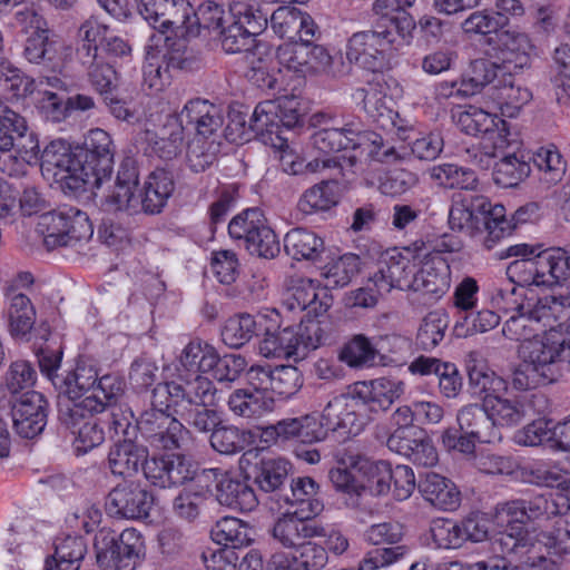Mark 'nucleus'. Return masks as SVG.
Returning a JSON list of instances; mask_svg holds the SVG:
<instances>
[{"mask_svg": "<svg viewBox=\"0 0 570 570\" xmlns=\"http://www.w3.org/2000/svg\"><path fill=\"white\" fill-rule=\"evenodd\" d=\"M520 363L513 368L511 384L515 390L527 391L556 382L564 364L570 365L569 341H554L548 336L521 343Z\"/></svg>", "mask_w": 570, "mask_h": 570, "instance_id": "obj_1", "label": "nucleus"}, {"mask_svg": "<svg viewBox=\"0 0 570 570\" xmlns=\"http://www.w3.org/2000/svg\"><path fill=\"white\" fill-rule=\"evenodd\" d=\"M389 21L379 19L371 30L353 33L347 42V59L365 70H382L399 39L405 40L414 29L412 17Z\"/></svg>", "mask_w": 570, "mask_h": 570, "instance_id": "obj_2", "label": "nucleus"}, {"mask_svg": "<svg viewBox=\"0 0 570 570\" xmlns=\"http://www.w3.org/2000/svg\"><path fill=\"white\" fill-rule=\"evenodd\" d=\"M449 226L453 232L474 237L483 229V245L492 249L498 240L511 235V226L502 205L491 206L487 197L475 195L455 200L449 212Z\"/></svg>", "mask_w": 570, "mask_h": 570, "instance_id": "obj_3", "label": "nucleus"}, {"mask_svg": "<svg viewBox=\"0 0 570 570\" xmlns=\"http://www.w3.org/2000/svg\"><path fill=\"white\" fill-rule=\"evenodd\" d=\"M325 332L317 320H311L297 326H287L282 330L267 331L261 340L258 350L267 358L303 360L311 350L324 344Z\"/></svg>", "mask_w": 570, "mask_h": 570, "instance_id": "obj_4", "label": "nucleus"}, {"mask_svg": "<svg viewBox=\"0 0 570 570\" xmlns=\"http://www.w3.org/2000/svg\"><path fill=\"white\" fill-rule=\"evenodd\" d=\"M94 548L97 566L105 569L135 570L145 558L144 539L134 528L125 529L120 534L110 528H101L95 535Z\"/></svg>", "mask_w": 570, "mask_h": 570, "instance_id": "obj_5", "label": "nucleus"}, {"mask_svg": "<svg viewBox=\"0 0 570 570\" xmlns=\"http://www.w3.org/2000/svg\"><path fill=\"white\" fill-rule=\"evenodd\" d=\"M38 230L49 250L73 246L78 242L88 240L94 234L88 215L68 205L40 215Z\"/></svg>", "mask_w": 570, "mask_h": 570, "instance_id": "obj_6", "label": "nucleus"}, {"mask_svg": "<svg viewBox=\"0 0 570 570\" xmlns=\"http://www.w3.org/2000/svg\"><path fill=\"white\" fill-rule=\"evenodd\" d=\"M569 261L561 247H551L535 254L532 258L511 262L507 275L513 284L548 286L566 281Z\"/></svg>", "mask_w": 570, "mask_h": 570, "instance_id": "obj_7", "label": "nucleus"}, {"mask_svg": "<svg viewBox=\"0 0 570 570\" xmlns=\"http://www.w3.org/2000/svg\"><path fill=\"white\" fill-rule=\"evenodd\" d=\"M153 397H166L165 405L177 415L197 406L217 405V389L206 376L185 377L179 373L177 380L154 387Z\"/></svg>", "mask_w": 570, "mask_h": 570, "instance_id": "obj_8", "label": "nucleus"}, {"mask_svg": "<svg viewBox=\"0 0 570 570\" xmlns=\"http://www.w3.org/2000/svg\"><path fill=\"white\" fill-rule=\"evenodd\" d=\"M102 412L99 401L82 399L59 410V420L75 435L73 449L86 454L105 441V432L95 414Z\"/></svg>", "mask_w": 570, "mask_h": 570, "instance_id": "obj_9", "label": "nucleus"}, {"mask_svg": "<svg viewBox=\"0 0 570 570\" xmlns=\"http://www.w3.org/2000/svg\"><path fill=\"white\" fill-rule=\"evenodd\" d=\"M228 234L233 239L242 240L252 255L274 258L279 253L277 236L258 207L247 208L236 215L229 222Z\"/></svg>", "mask_w": 570, "mask_h": 570, "instance_id": "obj_10", "label": "nucleus"}, {"mask_svg": "<svg viewBox=\"0 0 570 570\" xmlns=\"http://www.w3.org/2000/svg\"><path fill=\"white\" fill-rule=\"evenodd\" d=\"M151 405L139 419L140 430L149 443L163 450L181 449L188 441V429L169 412L163 400L153 397Z\"/></svg>", "mask_w": 570, "mask_h": 570, "instance_id": "obj_11", "label": "nucleus"}, {"mask_svg": "<svg viewBox=\"0 0 570 570\" xmlns=\"http://www.w3.org/2000/svg\"><path fill=\"white\" fill-rule=\"evenodd\" d=\"M528 532L523 527H511L500 532L492 541V551L502 559V563L491 566V570H522L540 568L539 561L547 557L541 547L529 544Z\"/></svg>", "mask_w": 570, "mask_h": 570, "instance_id": "obj_12", "label": "nucleus"}, {"mask_svg": "<svg viewBox=\"0 0 570 570\" xmlns=\"http://www.w3.org/2000/svg\"><path fill=\"white\" fill-rule=\"evenodd\" d=\"M381 137L364 129L363 124L353 119L345 122L341 128H323L312 136V146L318 153L321 158H336L337 166L341 168L340 157L336 154L344 149H355L361 147L365 140H371L374 145Z\"/></svg>", "mask_w": 570, "mask_h": 570, "instance_id": "obj_13", "label": "nucleus"}, {"mask_svg": "<svg viewBox=\"0 0 570 570\" xmlns=\"http://www.w3.org/2000/svg\"><path fill=\"white\" fill-rule=\"evenodd\" d=\"M139 14L156 30L180 31V35L193 32L190 22L194 9L187 0H139Z\"/></svg>", "mask_w": 570, "mask_h": 570, "instance_id": "obj_14", "label": "nucleus"}, {"mask_svg": "<svg viewBox=\"0 0 570 570\" xmlns=\"http://www.w3.org/2000/svg\"><path fill=\"white\" fill-rule=\"evenodd\" d=\"M322 419L330 431H341L347 436L357 435L365 424V410L355 386L333 396L324 406Z\"/></svg>", "mask_w": 570, "mask_h": 570, "instance_id": "obj_15", "label": "nucleus"}, {"mask_svg": "<svg viewBox=\"0 0 570 570\" xmlns=\"http://www.w3.org/2000/svg\"><path fill=\"white\" fill-rule=\"evenodd\" d=\"M154 502V494L145 485L138 481H127L109 492L106 509L112 517L140 520L149 515Z\"/></svg>", "mask_w": 570, "mask_h": 570, "instance_id": "obj_16", "label": "nucleus"}, {"mask_svg": "<svg viewBox=\"0 0 570 570\" xmlns=\"http://www.w3.org/2000/svg\"><path fill=\"white\" fill-rule=\"evenodd\" d=\"M196 479L199 482L203 480L216 482V499L222 505L239 511H252L257 505L258 499L254 490L239 475L219 469H208Z\"/></svg>", "mask_w": 570, "mask_h": 570, "instance_id": "obj_17", "label": "nucleus"}, {"mask_svg": "<svg viewBox=\"0 0 570 570\" xmlns=\"http://www.w3.org/2000/svg\"><path fill=\"white\" fill-rule=\"evenodd\" d=\"M142 472L151 484L163 489L181 485L195 479L190 462L178 453L148 456Z\"/></svg>", "mask_w": 570, "mask_h": 570, "instance_id": "obj_18", "label": "nucleus"}, {"mask_svg": "<svg viewBox=\"0 0 570 570\" xmlns=\"http://www.w3.org/2000/svg\"><path fill=\"white\" fill-rule=\"evenodd\" d=\"M11 416L13 429L24 439L39 435L48 416V401L37 391L23 393L12 405Z\"/></svg>", "mask_w": 570, "mask_h": 570, "instance_id": "obj_19", "label": "nucleus"}, {"mask_svg": "<svg viewBox=\"0 0 570 570\" xmlns=\"http://www.w3.org/2000/svg\"><path fill=\"white\" fill-rule=\"evenodd\" d=\"M337 458L341 463L351 465L366 478L367 487L374 495H384L391 490L393 475L389 462L373 461L351 446L338 449Z\"/></svg>", "mask_w": 570, "mask_h": 570, "instance_id": "obj_20", "label": "nucleus"}, {"mask_svg": "<svg viewBox=\"0 0 570 570\" xmlns=\"http://www.w3.org/2000/svg\"><path fill=\"white\" fill-rule=\"evenodd\" d=\"M415 269L416 263L413 259L394 250L380 263V268L373 275L371 282H373L380 295L387 294L393 288L411 291L412 276L415 274Z\"/></svg>", "mask_w": 570, "mask_h": 570, "instance_id": "obj_21", "label": "nucleus"}, {"mask_svg": "<svg viewBox=\"0 0 570 570\" xmlns=\"http://www.w3.org/2000/svg\"><path fill=\"white\" fill-rule=\"evenodd\" d=\"M272 534L284 547L303 549L307 540L325 535V530L315 518L293 511L275 522Z\"/></svg>", "mask_w": 570, "mask_h": 570, "instance_id": "obj_22", "label": "nucleus"}, {"mask_svg": "<svg viewBox=\"0 0 570 570\" xmlns=\"http://www.w3.org/2000/svg\"><path fill=\"white\" fill-rule=\"evenodd\" d=\"M450 284V266L442 258H432L416 267L411 291L419 293L426 302L434 303L448 293Z\"/></svg>", "mask_w": 570, "mask_h": 570, "instance_id": "obj_23", "label": "nucleus"}, {"mask_svg": "<svg viewBox=\"0 0 570 570\" xmlns=\"http://www.w3.org/2000/svg\"><path fill=\"white\" fill-rule=\"evenodd\" d=\"M520 311L527 313L540 331L554 330L570 317V301L562 295L530 296L522 299Z\"/></svg>", "mask_w": 570, "mask_h": 570, "instance_id": "obj_24", "label": "nucleus"}, {"mask_svg": "<svg viewBox=\"0 0 570 570\" xmlns=\"http://www.w3.org/2000/svg\"><path fill=\"white\" fill-rule=\"evenodd\" d=\"M79 150L82 163L99 177H110L114 167L115 149L109 134L101 128L88 131Z\"/></svg>", "mask_w": 570, "mask_h": 570, "instance_id": "obj_25", "label": "nucleus"}, {"mask_svg": "<svg viewBox=\"0 0 570 570\" xmlns=\"http://www.w3.org/2000/svg\"><path fill=\"white\" fill-rule=\"evenodd\" d=\"M148 455V448L136 439L116 440L109 449L107 465L114 475L130 478L142 470Z\"/></svg>", "mask_w": 570, "mask_h": 570, "instance_id": "obj_26", "label": "nucleus"}, {"mask_svg": "<svg viewBox=\"0 0 570 570\" xmlns=\"http://www.w3.org/2000/svg\"><path fill=\"white\" fill-rule=\"evenodd\" d=\"M279 107L274 100L261 101L254 109L249 120V128L265 145L277 149L287 146L288 138L278 122Z\"/></svg>", "mask_w": 570, "mask_h": 570, "instance_id": "obj_27", "label": "nucleus"}, {"mask_svg": "<svg viewBox=\"0 0 570 570\" xmlns=\"http://www.w3.org/2000/svg\"><path fill=\"white\" fill-rule=\"evenodd\" d=\"M332 305V297L326 288L317 289L312 279L299 278L289 287L285 294L283 306L288 312H303L320 315L325 313Z\"/></svg>", "mask_w": 570, "mask_h": 570, "instance_id": "obj_28", "label": "nucleus"}, {"mask_svg": "<svg viewBox=\"0 0 570 570\" xmlns=\"http://www.w3.org/2000/svg\"><path fill=\"white\" fill-rule=\"evenodd\" d=\"M63 43L51 37V31L48 29L27 37L23 57L30 63L38 65L49 71H57L63 63Z\"/></svg>", "mask_w": 570, "mask_h": 570, "instance_id": "obj_29", "label": "nucleus"}, {"mask_svg": "<svg viewBox=\"0 0 570 570\" xmlns=\"http://www.w3.org/2000/svg\"><path fill=\"white\" fill-rule=\"evenodd\" d=\"M358 400L363 401L364 410L371 412L386 411L405 391L402 381L385 377L376 379L370 384H354Z\"/></svg>", "mask_w": 570, "mask_h": 570, "instance_id": "obj_30", "label": "nucleus"}, {"mask_svg": "<svg viewBox=\"0 0 570 570\" xmlns=\"http://www.w3.org/2000/svg\"><path fill=\"white\" fill-rule=\"evenodd\" d=\"M387 448L405 458L413 464L433 466L438 463V451L430 438L422 431L419 434L402 436V431L396 435H390L386 440Z\"/></svg>", "mask_w": 570, "mask_h": 570, "instance_id": "obj_31", "label": "nucleus"}, {"mask_svg": "<svg viewBox=\"0 0 570 570\" xmlns=\"http://www.w3.org/2000/svg\"><path fill=\"white\" fill-rule=\"evenodd\" d=\"M498 38L502 48L497 58L502 61L503 71L522 72L530 66L533 45L527 33L504 30Z\"/></svg>", "mask_w": 570, "mask_h": 570, "instance_id": "obj_32", "label": "nucleus"}, {"mask_svg": "<svg viewBox=\"0 0 570 570\" xmlns=\"http://www.w3.org/2000/svg\"><path fill=\"white\" fill-rule=\"evenodd\" d=\"M456 422L461 432L482 443H492L501 439L500 432L491 421L483 403L462 406L458 411Z\"/></svg>", "mask_w": 570, "mask_h": 570, "instance_id": "obj_33", "label": "nucleus"}, {"mask_svg": "<svg viewBox=\"0 0 570 570\" xmlns=\"http://www.w3.org/2000/svg\"><path fill=\"white\" fill-rule=\"evenodd\" d=\"M175 189L173 175L165 169L154 170L139 193L140 213L159 214Z\"/></svg>", "mask_w": 570, "mask_h": 570, "instance_id": "obj_34", "label": "nucleus"}, {"mask_svg": "<svg viewBox=\"0 0 570 570\" xmlns=\"http://www.w3.org/2000/svg\"><path fill=\"white\" fill-rule=\"evenodd\" d=\"M87 553V543L78 535H59L53 541V553L45 559L43 570H79Z\"/></svg>", "mask_w": 570, "mask_h": 570, "instance_id": "obj_35", "label": "nucleus"}, {"mask_svg": "<svg viewBox=\"0 0 570 570\" xmlns=\"http://www.w3.org/2000/svg\"><path fill=\"white\" fill-rule=\"evenodd\" d=\"M417 488L423 498L439 509L455 510L460 505L461 493L456 485L438 473H425Z\"/></svg>", "mask_w": 570, "mask_h": 570, "instance_id": "obj_36", "label": "nucleus"}, {"mask_svg": "<svg viewBox=\"0 0 570 570\" xmlns=\"http://www.w3.org/2000/svg\"><path fill=\"white\" fill-rule=\"evenodd\" d=\"M317 490L318 485L313 479L297 478L291 482L288 488H285L278 503L297 505L294 512L315 518L323 510V503L315 498Z\"/></svg>", "mask_w": 570, "mask_h": 570, "instance_id": "obj_37", "label": "nucleus"}, {"mask_svg": "<svg viewBox=\"0 0 570 570\" xmlns=\"http://www.w3.org/2000/svg\"><path fill=\"white\" fill-rule=\"evenodd\" d=\"M509 71L502 70V61L495 59H475L470 63L466 76L460 82L458 92L465 97L480 92L488 85H498Z\"/></svg>", "mask_w": 570, "mask_h": 570, "instance_id": "obj_38", "label": "nucleus"}, {"mask_svg": "<svg viewBox=\"0 0 570 570\" xmlns=\"http://www.w3.org/2000/svg\"><path fill=\"white\" fill-rule=\"evenodd\" d=\"M79 60L86 69L90 86L100 96L115 91L118 86V72L102 53H96L95 49L87 48Z\"/></svg>", "mask_w": 570, "mask_h": 570, "instance_id": "obj_39", "label": "nucleus"}, {"mask_svg": "<svg viewBox=\"0 0 570 570\" xmlns=\"http://www.w3.org/2000/svg\"><path fill=\"white\" fill-rule=\"evenodd\" d=\"M520 72L510 71L494 85V99L502 115L514 117L532 99L531 90L515 78Z\"/></svg>", "mask_w": 570, "mask_h": 570, "instance_id": "obj_40", "label": "nucleus"}, {"mask_svg": "<svg viewBox=\"0 0 570 570\" xmlns=\"http://www.w3.org/2000/svg\"><path fill=\"white\" fill-rule=\"evenodd\" d=\"M7 321L10 334L27 340L36 322V308L23 293H6Z\"/></svg>", "mask_w": 570, "mask_h": 570, "instance_id": "obj_41", "label": "nucleus"}, {"mask_svg": "<svg viewBox=\"0 0 570 570\" xmlns=\"http://www.w3.org/2000/svg\"><path fill=\"white\" fill-rule=\"evenodd\" d=\"M289 463L284 459H263L254 466V482L259 490L272 493L276 502L288 481Z\"/></svg>", "mask_w": 570, "mask_h": 570, "instance_id": "obj_42", "label": "nucleus"}, {"mask_svg": "<svg viewBox=\"0 0 570 570\" xmlns=\"http://www.w3.org/2000/svg\"><path fill=\"white\" fill-rule=\"evenodd\" d=\"M284 248L293 258L316 261L325 249L324 240L317 234L303 227L293 228L284 237Z\"/></svg>", "mask_w": 570, "mask_h": 570, "instance_id": "obj_43", "label": "nucleus"}, {"mask_svg": "<svg viewBox=\"0 0 570 570\" xmlns=\"http://www.w3.org/2000/svg\"><path fill=\"white\" fill-rule=\"evenodd\" d=\"M269 8L257 0H233L229 4L230 19L243 24L256 37L268 26Z\"/></svg>", "mask_w": 570, "mask_h": 570, "instance_id": "obj_44", "label": "nucleus"}, {"mask_svg": "<svg viewBox=\"0 0 570 570\" xmlns=\"http://www.w3.org/2000/svg\"><path fill=\"white\" fill-rule=\"evenodd\" d=\"M38 335L45 341L37 351L40 372L58 390L59 385L66 383V381H62L63 376L58 374L62 360L61 345L57 342H50V330L47 324H41L39 326Z\"/></svg>", "mask_w": 570, "mask_h": 570, "instance_id": "obj_45", "label": "nucleus"}, {"mask_svg": "<svg viewBox=\"0 0 570 570\" xmlns=\"http://www.w3.org/2000/svg\"><path fill=\"white\" fill-rule=\"evenodd\" d=\"M229 410L242 417L258 419L274 409L272 395L253 392L250 389L234 391L228 400Z\"/></svg>", "mask_w": 570, "mask_h": 570, "instance_id": "obj_46", "label": "nucleus"}, {"mask_svg": "<svg viewBox=\"0 0 570 570\" xmlns=\"http://www.w3.org/2000/svg\"><path fill=\"white\" fill-rule=\"evenodd\" d=\"M215 351L212 344L200 338L191 340L178 356V372L184 370L191 376L208 373L213 367Z\"/></svg>", "mask_w": 570, "mask_h": 570, "instance_id": "obj_47", "label": "nucleus"}, {"mask_svg": "<svg viewBox=\"0 0 570 570\" xmlns=\"http://www.w3.org/2000/svg\"><path fill=\"white\" fill-rule=\"evenodd\" d=\"M475 356L476 353H470L466 364L470 387L478 393L484 394L483 396L507 393V381L501 376H498L484 363L478 361Z\"/></svg>", "mask_w": 570, "mask_h": 570, "instance_id": "obj_48", "label": "nucleus"}, {"mask_svg": "<svg viewBox=\"0 0 570 570\" xmlns=\"http://www.w3.org/2000/svg\"><path fill=\"white\" fill-rule=\"evenodd\" d=\"M570 533L563 518H558L553 529L547 535L546 553L547 559L539 561L542 570L559 568L566 564L570 557Z\"/></svg>", "mask_w": 570, "mask_h": 570, "instance_id": "obj_49", "label": "nucleus"}, {"mask_svg": "<svg viewBox=\"0 0 570 570\" xmlns=\"http://www.w3.org/2000/svg\"><path fill=\"white\" fill-rule=\"evenodd\" d=\"M334 459L337 463L336 468L330 470L328 476L334 489L346 495L345 503L352 509H362V498L365 493L366 487L358 482L351 469V465H345L338 461L337 450L334 453Z\"/></svg>", "mask_w": 570, "mask_h": 570, "instance_id": "obj_50", "label": "nucleus"}, {"mask_svg": "<svg viewBox=\"0 0 570 570\" xmlns=\"http://www.w3.org/2000/svg\"><path fill=\"white\" fill-rule=\"evenodd\" d=\"M184 131V126L177 118L168 119L159 135L150 141V153L164 160L176 158L183 149Z\"/></svg>", "mask_w": 570, "mask_h": 570, "instance_id": "obj_51", "label": "nucleus"}, {"mask_svg": "<svg viewBox=\"0 0 570 570\" xmlns=\"http://www.w3.org/2000/svg\"><path fill=\"white\" fill-rule=\"evenodd\" d=\"M252 528L240 519L225 517L218 520L210 530V538L226 548H240L252 541Z\"/></svg>", "mask_w": 570, "mask_h": 570, "instance_id": "obj_52", "label": "nucleus"}, {"mask_svg": "<svg viewBox=\"0 0 570 570\" xmlns=\"http://www.w3.org/2000/svg\"><path fill=\"white\" fill-rule=\"evenodd\" d=\"M338 183L334 179L323 180L304 191L297 207L304 214L327 210L338 202Z\"/></svg>", "mask_w": 570, "mask_h": 570, "instance_id": "obj_53", "label": "nucleus"}, {"mask_svg": "<svg viewBox=\"0 0 570 570\" xmlns=\"http://www.w3.org/2000/svg\"><path fill=\"white\" fill-rule=\"evenodd\" d=\"M352 97L374 121L390 118L392 110L387 106L389 98L384 85L377 81L368 82L365 87L356 88Z\"/></svg>", "mask_w": 570, "mask_h": 570, "instance_id": "obj_54", "label": "nucleus"}, {"mask_svg": "<svg viewBox=\"0 0 570 570\" xmlns=\"http://www.w3.org/2000/svg\"><path fill=\"white\" fill-rule=\"evenodd\" d=\"M41 166L47 170L56 169L55 173L70 171V169L79 168L82 163L80 153H76L71 145L63 139L52 140L47 145L40 156Z\"/></svg>", "mask_w": 570, "mask_h": 570, "instance_id": "obj_55", "label": "nucleus"}, {"mask_svg": "<svg viewBox=\"0 0 570 570\" xmlns=\"http://www.w3.org/2000/svg\"><path fill=\"white\" fill-rule=\"evenodd\" d=\"M59 391L66 393L70 399H77L87 392H92L97 381L98 371L96 366L86 360H80L73 371L63 376Z\"/></svg>", "mask_w": 570, "mask_h": 570, "instance_id": "obj_56", "label": "nucleus"}, {"mask_svg": "<svg viewBox=\"0 0 570 570\" xmlns=\"http://www.w3.org/2000/svg\"><path fill=\"white\" fill-rule=\"evenodd\" d=\"M505 393L483 396L482 402L494 426L518 424L523 417L522 405L517 400L504 396Z\"/></svg>", "mask_w": 570, "mask_h": 570, "instance_id": "obj_57", "label": "nucleus"}, {"mask_svg": "<svg viewBox=\"0 0 570 570\" xmlns=\"http://www.w3.org/2000/svg\"><path fill=\"white\" fill-rule=\"evenodd\" d=\"M429 175L432 180L444 188L473 190L478 186V178L472 169L454 164L433 166L430 168Z\"/></svg>", "mask_w": 570, "mask_h": 570, "instance_id": "obj_58", "label": "nucleus"}, {"mask_svg": "<svg viewBox=\"0 0 570 570\" xmlns=\"http://www.w3.org/2000/svg\"><path fill=\"white\" fill-rule=\"evenodd\" d=\"M219 43L226 53H244L246 57L253 56L257 48L256 36L232 20L219 31Z\"/></svg>", "mask_w": 570, "mask_h": 570, "instance_id": "obj_59", "label": "nucleus"}, {"mask_svg": "<svg viewBox=\"0 0 570 570\" xmlns=\"http://www.w3.org/2000/svg\"><path fill=\"white\" fill-rule=\"evenodd\" d=\"M379 351L368 337L354 335L342 347L338 358L351 367H370L376 363Z\"/></svg>", "mask_w": 570, "mask_h": 570, "instance_id": "obj_60", "label": "nucleus"}, {"mask_svg": "<svg viewBox=\"0 0 570 570\" xmlns=\"http://www.w3.org/2000/svg\"><path fill=\"white\" fill-rule=\"evenodd\" d=\"M360 271V257L355 254H344L323 267L325 287H344Z\"/></svg>", "mask_w": 570, "mask_h": 570, "instance_id": "obj_61", "label": "nucleus"}, {"mask_svg": "<svg viewBox=\"0 0 570 570\" xmlns=\"http://www.w3.org/2000/svg\"><path fill=\"white\" fill-rule=\"evenodd\" d=\"M61 184L65 191H70L73 195H79L95 187L99 188L106 177H99L95 170L87 168L83 163L79 164V168L70 169V171H62L61 174H53Z\"/></svg>", "mask_w": 570, "mask_h": 570, "instance_id": "obj_62", "label": "nucleus"}, {"mask_svg": "<svg viewBox=\"0 0 570 570\" xmlns=\"http://www.w3.org/2000/svg\"><path fill=\"white\" fill-rule=\"evenodd\" d=\"M449 326L448 315L441 311L430 312L422 321L416 335L417 345L425 351L433 350L444 338Z\"/></svg>", "mask_w": 570, "mask_h": 570, "instance_id": "obj_63", "label": "nucleus"}, {"mask_svg": "<svg viewBox=\"0 0 570 570\" xmlns=\"http://www.w3.org/2000/svg\"><path fill=\"white\" fill-rule=\"evenodd\" d=\"M530 165L515 155H508L495 163L493 180L501 187H514L530 174Z\"/></svg>", "mask_w": 570, "mask_h": 570, "instance_id": "obj_64", "label": "nucleus"}]
</instances>
